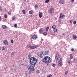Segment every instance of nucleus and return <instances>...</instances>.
Segmentation results:
<instances>
[{"mask_svg": "<svg viewBox=\"0 0 77 77\" xmlns=\"http://www.w3.org/2000/svg\"><path fill=\"white\" fill-rule=\"evenodd\" d=\"M50 32H51V33H53V30H51L50 31Z\"/></svg>", "mask_w": 77, "mask_h": 77, "instance_id": "47", "label": "nucleus"}, {"mask_svg": "<svg viewBox=\"0 0 77 77\" xmlns=\"http://www.w3.org/2000/svg\"><path fill=\"white\" fill-rule=\"evenodd\" d=\"M26 0H23V2H26Z\"/></svg>", "mask_w": 77, "mask_h": 77, "instance_id": "54", "label": "nucleus"}, {"mask_svg": "<svg viewBox=\"0 0 77 77\" xmlns=\"http://www.w3.org/2000/svg\"><path fill=\"white\" fill-rule=\"evenodd\" d=\"M73 39H77V36L75 35H73Z\"/></svg>", "mask_w": 77, "mask_h": 77, "instance_id": "14", "label": "nucleus"}, {"mask_svg": "<svg viewBox=\"0 0 77 77\" xmlns=\"http://www.w3.org/2000/svg\"><path fill=\"white\" fill-rule=\"evenodd\" d=\"M8 15H11V11H10L8 12Z\"/></svg>", "mask_w": 77, "mask_h": 77, "instance_id": "29", "label": "nucleus"}, {"mask_svg": "<svg viewBox=\"0 0 77 77\" xmlns=\"http://www.w3.org/2000/svg\"><path fill=\"white\" fill-rule=\"evenodd\" d=\"M42 72H44V71H45V70H44V69H42Z\"/></svg>", "mask_w": 77, "mask_h": 77, "instance_id": "48", "label": "nucleus"}, {"mask_svg": "<svg viewBox=\"0 0 77 77\" xmlns=\"http://www.w3.org/2000/svg\"><path fill=\"white\" fill-rule=\"evenodd\" d=\"M77 22H76V21H74L73 22V23L74 24H75Z\"/></svg>", "mask_w": 77, "mask_h": 77, "instance_id": "40", "label": "nucleus"}, {"mask_svg": "<svg viewBox=\"0 0 77 77\" xmlns=\"http://www.w3.org/2000/svg\"><path fill=\"white\" fill-rule=\"evenodd\" d=\"M71 51H74V49L72 48L71 49Z\"/></svg>", "mask_w": 77, "mask_h": 77, "instance_id": "43", "label": "nucleus"}, {"mask_svg": "<svg viewBox=\"0 0 77 77\" xmlns=\"http://www.w3.org/2000/svg\"><path fill=\"white\" fill-rule=\"evenodd\" d=\"M43 33L45 36L47 35V32H45L44 33L43 32Z\"/></svg>", "mask_w": 77, "mask_h": 77, "instance_id": "28", "label": "nucleus"}, {"mask_svg": "<svg viewBox=\"0 0 77 77\" xmlns=\"http://www.w3.org/2000/svg\"><path fill=\"white\" fill-rule=\"evenodd\" d=\"M48 29H46V32H48Z\"/></svg>", "mask_w": 77, "mask_h": 77, "instance_id": "51", "label": "nucleus"}, {"mask_svg": "<svg viewBox=\"0 0 77 77\" xmlns=\"http://www.w3.org/2000/svg\"><path fill=\"white\" fill-rule=\"evenodd\" d=\"M25 62H26V63H27V60H25Z\"/></svg>", "mask_w": 77, "mask_h": 77, "instance_id": "49", "label": "nucleus"}, {"mask_svg": "<svg viewBox=\"0 0 77 77\" xmlns=\"http://www.w3.org/2000/svg\"><path fill=\"white\" fill-rule=\"evenodd\" d=\"M14 71H16V69H14Z\"/></svg>", "mask_w": 77, "mask_h": 77, "instance_id": "56", "label": "nucleus"}, {"mask_svg": "<svg viewBox=\"0 0 77 77\" xmlns=\"http://www.w3.org/2000/svg\"><path fill=\"white\" fill-rule=\"evenodd\" d=\"M65 16L64 14L62 15V13L60 14V16H59V18L60 20L63 19V18H65Z\"/></svg>", "mask_w": 77, "mask_h": 77, "instance_id": "5", "label": "nucleus"}, {"mask_svg": "<svg viewBox=\"0 0 77 77\" xmlns=\"http://www.w3.org/2000/svg\"><path fill=\"white\" fill-rule=\"evenodd\" d=\"M38 46H34L32 47H31V45L29 46L28 48H30L31 49H35L36 48H37Z\"/></svg>", "mask_w": 77, "mask_h": 77, "instance_id": "6", "label": "nucleus"}, {"mask_svg": "<svg viewBox=\"0 0 77 77\" xmlns=\"http://www.w3.org/2000/svg\"><path fill=\"white\" fill-rule=\"evenodd\" d=\"M3 42L5 45H8V41L4 40Z\"/></svg>", "mask_w": 77, "mask_h": 77, "instance_id": "8", "label": "nucleus"}, {"mask_svg": "<svg viewBox=\"0 0 77 77\" xmlns=\"http://www.w3.org/2000/svg\"><path fill=\"white\" fill-rule=\"evenodd\" d=\"M50 2V0H46L45 1V3H48Z\"/></svg>", "mask_w": 77, "mask_h": 77, "instance_id": "16", "label": "nucleus"}, {"mask_svg": "<svg viewBox=\"0 0 77 77\" xmlns=\"http://www.w3.org/2000/svg\"><path fill=\"white\" fill-rule=\"evenodd\" d=\"M22 12L23 14H26V11L24 10H23L22 11Z\"/></svg>", "mask_w": 77, "mask_h": 77, "instance_id": "20", "label": "nucleus"}, {"mask_svg": "<svg viewBox=\"0 0 77 77\" xmlns=\"http://www.w3.org/2000/svg\"><path fill=\"white\" fill-rule=\"evenodd\" d=\"M42 61L43 62H45L46 63H47V66H48L49 63L51 62V59L48 56H46L42 60Z\"/></svg>", "mask_w": 77, "mask_h": 77, "instance_id": "2", "label": "nucleus"}, {"mask_svg": "<svg viewBox=\"0 0 77 77\" xmlns=\"http://www.w3.org/2000/svg\"><path fill=\"white\" fill-rule=\"evenodd\" d=\"M1 49H2V47L0 46V50H1Z\"/></svg>", "mask_w": 77, "mask_h": 77, "instance_id": "52", "label": "nucleus"}, {"mask_svg": "<svg viewBox=\"0 0 77 77\" xmlns=\"http://www.w3.org/2000/svg\"><path fill=\"white\" fill-rule=\"evenodd\" d=\"M11 42L12 44H13L14 43V40L13 39L11 40Z\"/></svg>", "mask_w": 77, "mask_h": 77, "instance_id": "31", "label": "nucleus"}, {"mask_svg": "<svg viewBox=\"0 0 77 77\" xmlns=\"http://www.w3.org/2000/svg\"><path fill=\"white\" fill-rule=\"evenodd\" d=\"M11 71H14V69H11Z\"/></svg>", "mask_w": 77, "mask_h": 77, "instance_id": "50", "label": "nucleus"}, {"mask_svg": "<svg viewBox=\"0 0 77 77\" xmlns=\"http://www.w3.org/2000/svg\"><path fill=\"white\" fill-rule=\"evenodd\" d=\"M45 55H46V54H47L48 53V51H45Z\"/></svg>", "mask_w": 77, "mask_h": 77, "instance_id": "22", "label": "nucleus"}, {"mask_svg": "<svg viewBox=\"0 0 77 77\" xmlns=\"http://www.w3.org/2000/svg\"><path fill=\"white\" fill-rule=\"evenodd\" d=\"M34 7H35V9H36V8H38V6L37 5H36Z\"/></svg>", "mask_w": 77, "mask_h": 77, "instance_id": "32", "label": "nucleus"}, {"mask_svg": "<svg viewBox=\"0 0 77 77\" xmlns=\"http://www.w3.org/2000/svg\"><path fill=\"white\" fill-rule=\"evenodd\" d=\"M46 29L48 30V29H49V27L47 26L46 28Z\"/></svg>", "mask_w": 77, "mask_h": 77, "instance_id": "45", "label": "nucleus"}, {"mask_svg": "<svg viewBox=\"0 0 77 77\" xmlns=\"http://www.w3.org/2000/svg\"><path fill=\"white\" fill-rule=\"evenodd\" d=\"M57 29H56V28H55V29H54L53 31H54V32H57Z\"/></svg>", "mask_w": 77, "mask_h": 77, "instance_id": "23", "label": "nucleus"}, {"mask_svg": "<svg viewBox=\"0 0 77 77\" xmlns=\"http://www.w3.org/2000/svg\"><path fill=\"white\" fill-rule=\"evenodd\" d=\"M39 32L40 33H43V31H42V28L40 29Z\"/></svg>", "mask_w": 77, "mask_h": 77, "instance_id": "12", "label": "nucleus"}, {"mask_svg": "<svg viewBox=\"0 0 77 77\" xmlns=\"http://www.w3.org/2000/svg\"><path fill=\"white\" fill-rule=\"evenodd\" d=\"M70 58L71 59H72L73 58V56H72V54H70Z\"/></svg>", "mask_w": 77, "mask_h": 77, "instance_id": "13", "label": "nucleus"}, {"mask_svg": "<svg viewBox=\"0 0 77 77\" xmlns=\"http://www.w3.org/2000/svg\"><path fill=\"white\" fill-rule=\"evenodd\" d=\"M52 27L53 29H56V26L54 25L52 26Z\"/></svg>", "mask_w": 77, "mask_h": 77, "instance_id": "18", "label": "nucleus"}, {"mask_svg": "<svg viewBox=\"0 0 77 77\" xmlns=\"http://www.w3.org/2000/svg\"><path fill=\"white\" fill-rule=\"evenodd\" d=\"M25 76H26V77H27V75L26 74V75H25Z\"/></svg>", "mask_w": 77, "mask_h": 77, "instance_id": "53", "label": "nucleus"}, {"mask_svg": "<svg viewBox=\"0 0 77 77\" xmlns=\"http://www.w3.org/2000/svg\"><path fill=\"white\" fill-rule=\"evenodd\" d=\"M6 69V68L5 67V68H4V69Z\"/></svg>", "mask_w": 77, "mask_h": 77, "instance_id": "57", "label": "nucleus"}, {"mask_svg": "<svg viewBox=\"0 0 77 77\" xmlns=\"http://www.w3.org/2000/svg\"><path fill=\"white\" fill-rule=\"evenodd\" d=\"M59 54H56L55 59L56 60H58V62H60V61H61V58H60V57H59Z\"/></svg>", "mask_w": 77, "mask_h": 77, "instance_id": "3", "label": "nucleus"}, {"mask_svg": "<svg viewBox=\"0 0 77 77\" xmlns=\"http://www.w3.org/2000/svg\"><path fill=\"white\" fill-rule=\"evenodd\" d=\"M76 62H77V60L76 59H74L73 63H76Z\"/></svg>", "mask_w": 77, "mask_h": 77, "instance_id": "21", "label": "nucleus"}, {"mask_svg": "<svg viewBox=\"0 0 77 77\" xmlns=\"http://www.w3.org/2000/svg\"><path fill=\"white\" fill-rule=\"evenodd\" d=\"M51 76H52V75L51 74H49L48 75L47 77H51Z\"/></svg>", "mask_w": 77, "mask_h": 77, "instance_id": "35", "label": "nucleus"}, {"mask_svg": "<svg viewBox=\"0 0 77 77\" xmlns=\"http://www.w3.org/2000/svg\"><path fill=\"white\" fill-rule=\"evenodd\" d=\"M43 14L42 12H40L39 13V17L40 18H41L42 17Z\"/></svg>", "mask_w": 77, "mask_h": 77, "instance_id": "10", "label": "nucleus"}, {"mask_svg": "<svg viewBox=\"0 0 77 77\" xmlns=\"http://www.w3.org/2000/svg\"><path fill=\"white\" fill-rule=\"evenodd\" d=\"M5 48H6V47H5L2 46V50H5Z\"/></svg>", "mask_w": 77, "mask_h": 77, "instance_id": "17", "label": "nucleus"}, {"mask_svg": "<svg viewBox=\"0 0 77 77\" xmlns=\"http://www.w3.org/2000/svg\"><path fill=\"white\" fill-rule=\"evenodd\" d=\"M48 11L49 14H54V9H53V8H51L50 10H49Z\"/></svg>", "mask_w": 77, "mask_h": 77, "instance_id": "4", "label": "nucleus"}, {"mask_svg": "<svg viewBox=\"0 0 77 77\" xmlns=\"http://www.w3.org/2000/svg\"><path fill=\"white\" fill-rule=\"evenodd\" d=\"M69 23H72V20H70Z\"/></svg>", "mask_w": 77, "mask_h": 77, "instance_id": "36", "label": "nucleus"}, {"mask_svg": "<svg viewBox=\"0 0 77 77\" xmlns=\"http://www.w3.org/2000/svg\"><path fill=\"white\" fill-rule=\"evenodd\" d=\"M74 1V0H71V2H73Z\"/></svg>", "mask_w": 77, "mask_h": 77, "instance_id": "46", "label": "nucleus"}, {"mask_svg": "<svg viewBox=\"0 0 77 77\" xmlns=\"http://www.w3.org/2000/svg\"><path fill=\"white\" fill-rule=\"evenodd\" d=\"M29 13L30 14H32V13H33V11H29Z\"/></svg>", "mask_w": 77, "mask_h": 77, "instance_id": "24", "label": "nucleus"}, {"mask_svg": "<svg viewBox=\"0 0 77 77\" xmlns=\"http://www.w3.org/2000/svg\"><path fill=\"white\" fill-rule=\"evenodd\" d=\"M0 11L1 12H2V7H1V6H0Z\"/></svg>", "mask_w": 77, "mask_h": 77, "instance_id": "38", "label": "nucleus"}, {"mask_svg": "<svg viewBox=\"0 0 77 77\" xmlns=\"http://www.w3.org/2000/svg\"><path fill=\"white\" fill-rule=\"evenodd\" d=\"M2 28L3 29H7V26L5 25H2Z\"/></svg>", "mask_w": 77, "mask_h": 77, "instance_id": "11", "label": "nucleus"}, {"mask_svg": "<svg viewBox=\"0 0 77 77\" xmlns=\"http://www.w3.org/2000/svg\"><path fill=\"white\" fill-rule=\"evenodd\" d=\"M4 17H5V18H7V17H7V15L6 14L5 15H4Z\"/></svg>", "mask_w": 77, "mask_h": 77, "instance_id": "39", "label": "nucleus"}, {"mask_svg": "<svg viewBox=\"0 0 77 77\" xmlns=\"http://www.w3.org/2000/svg\"><path fill=\"white\" fill-rule=\"evenodd\" d=\"M2 20V18L0 17V20Z\"/></svg>", "mask_w": 77, "mask_h": 77, "instance_id": "55", "label": "nucleus"}, {"mask_svg": "<svg viewBox=\"0 0 77 77\" xmlns=\"http://www.w3.org/2000/svg\"><path fill=\"white\" fill-rule=\"evenodd\" d=\"M68 70L66 71L65 72V75H66L68 74Z\"/></svg>", "mask_w": 77, "mask_h": 77, "instance_id": "25", "label": "nucleus"}, {"mask_svg": "<svg viewBox=\"0 0 77 77\" xmlns=\"http://www.w3.org/2000/svg\"><path fill=\"white\" fill-rule=\"evenodd\" d=\"M19 74H21V73H19Z\"/></svg>", "mask_w": 77, "mask_h": 77, "instance_id": "58", "label": "nucleus"}, {"mask_svg": "<svg viewBox=\"0 0 77 77\" xmlns=\"http://www.w3.org/2000/svg\"><path fill=\"white\" fill-rule=\"evenodd\" d=\"M68 64H69L70 63H71V60H69L68 61Z\"/></svg>", "mask_w": 77, "mask_h": 77, "instance_id": "34", "label": "nucleus"}, {"mask_svg": "<svg viewBox=\"0 0 77 77\" xmlns=\"http://www.w3.org/2000/svg\"><path fill=\"white\" fill-rule=\"evenodd\" d=\"M15 17H14V16H13L12 17V20H15Z\"/></svg>", "mask_w": 77, "mask_h": 77, "instance_id": "27", "label": "nucleus"}, {"mask_svg": "<svg viewBox=\"0 0 77 77\" xmlns=\"http://www.w3.org/2000/svg\"><path fill=\"white\" fill-rule=\"evenodd\" d=\"M20 64L21 65H23V63H22V62H20Z\"/></svg>", "mask_w": 77, "mask_h": 77, "instance_id": "44", "label": "nucleus"}, {"mask_svg": "<svg viewBox=\"0 0 77 77\" xmlns=\"http://www.w3.org/2000/svg\"><path fill=\"white\" fill-rule=\"evenodd\" d=\"M52 66H53V67L56 66V64L54 63L52 64Z\"/></svg>", "mask_w": 77, "mask_h": 77, "instance_id": "26", "label": "nucleus"}, {"mask_svg": "<svg viewBox=\"0 0 77 77\" xmlns=\"http://www.w3.org/2000/svg\"><path fill=\"white\" fill-rule=\"evenodd\" d=\"M37 73H40V72L39 71L37 70Z\"/></svg>", "mask_w": 77, "mask_h": 77, "instance_id": "42", "label": "nucleus"}, {"mask_svg": "<svg viewBox=\"0 0 77 77\" xmlns=\"http://www.w3.org/2000/svg\"><path fill=\"white\" fill-rule=\"evenodd\" d=\"M37 62V60L35 57H32L29 60L30 64L28 66L29 74H32L35 70V66Z\"/></svg>", "mask_w": 77, "mask_h": 77, "instance_id": "1", "label": "nucleus"}, {"mask_svg": "<svg viewBox=\"0 0 77 77\" xmlns=\"http://www.w3.org/2000/svg\"><path fill=\"white\" fill-rule=\"evenodd\" d=\"M28 57L30 59V58H31L32 55H31V54H29L28 55Z\"/></svg>", "mask_w": 77, "mask_h": 77, "instance_id": "19", "label": "nucleus"}, {"mask_svg": "<svg viewBox=\"0 0 77 77\" xmlns=\"http://www.w3.org/2000/svg\"><path fill=\"white\" fill-rule=\"evenodd\" d=\"M32 38L34 40L36 39V38H38V36L36 35H34L32 36Z\"/></svg>", "mask_w": 77, "mask_h": 77, "instance_id": "7", "label": "nucleus"}, {"mask_svg": "<svg viewBox=\"0 0 77 77\" xmlns=\"http://www.w3.org/2000/svg\"><path fill=\"white\" fill-rule=\"evenodd\" d=\"M42 54H43V55H45V52H44V51H42Z\"/></svg>", "mask_w": 77, "mask_h": 77, "instance_id": "37", "label": "nucleus"}, {"mask_svg": "<svg viewBox=\"0 0 77 77\" xmlns=\"http://www.w3.org/2000/svg\"><path fill=\"white\" fill-rule=\"evenodd\" d=\"M14 54H15V52H12L11 53V56H13V55H14Z\"/></svg>", "mask_w": 77, "mask_h": 77, "instance_id": "41", "label": "nucleus"}, {"mask_svg": "<svg viewBox=\"0 0 77 77\" xmlns=\"http://www.w3.org/2000/svg\"><path fill=\"white\" fill-rule=\"evenodd\" d=\"M64 2H65V0H60L59 1V3L60 4V5L63 4Z\"/></svg>", "mask_w": 77, "mask_h": 77, "instance_id": "9", "label": "nucleus"}, {"mask_svg": "<svg viewBox=\"0 0 77 77\" xmlns=\"http://www.w3.org/2000/svg\"><path fill=\"white\" fill-rule=\"evenodd\" d=\"M39 56L40 57H41L42 56V54H39Z\"/></svg>", "mask_w": 77, "mask_h": 77, "instance_id": "30", "label": "nucleus"}, {"mask_svg": "<svg viewBox=\"0 0 77 77\" xmlns=\"http://www.w3.org/2000/svg\"><path fill=\"white\" fill-rule=\"evenodd\" d=\"M14 26L15 27H16V28H17V24L16 23L14 24Z\"/></svg>", "mask_w": 77, "mask_h": 77, "instance_id": "33", "label": "nucleus"}, {"mask_svg": "<svg viewBox=\"0 0 77 77\" xmlns=\"http://www.w3.org/2000/svg\"><path fill=\"white\" fill-rule=\"evenodd\" d=\"M62 62L59 63L58 64V65H59V66H62Z\"/></svg>", "mask_w": 77, "mask_h": 77, "instance_id": "15", "label": "nucleus"}]
</instances>
